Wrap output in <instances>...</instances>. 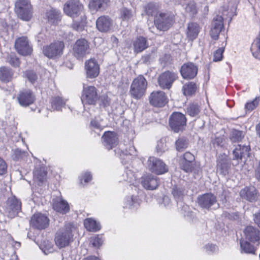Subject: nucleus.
Segmentation results:
<instances>
[{"mask_svg":"<svg viewBox=\"0 0 260 260\" xmlns=\"http://www.w3.org/2000/svg\"><path fill=\"white\" fill-rule=\"evenodd\" d=\"M63 11L73 20L72 27L77 31H82L86 23V16L83 6L78 1L70 0L64 5Z\"/></svg>","mask_w":260,"mask_h":260,"instance_id":"f257e3e1","label":"nucleus"},{"mask_svg":"<svg viewBox=\"0 0 260 260\" xmlns=\"http://www.w3.org/2000/svg\"><path fill=\"white\" fill-rule=\"evenodd\" d=\"M75 229L73 223H68L63 228L60 229L56 232L54 241L56 245L59 248L69 246L73 241V232L75 230Z\"/></svg>","mask_w":260,"mask_h":260,"instance_id":"f03ea898","label":"nucleus"},{"mask_svg":"<svg viewBox=\"0 0 260 260\" xmlns=\"http://www.w3.org/2000/svg\"><path fill=\"white\" fill-rule=\"evenodd\" d=\"M15 12L18 17L24 21L30 20L33 15L32 7L29 0H17Z\"/></svg>","mask_w":260,"mask_h":260,"instance_id":"7ed1b4c3","label":"nucleus"},{"mask_svg":"<svg viewBox=\"0 0 260 260\" xmlns=\"http://www.w3.org/2000/svg\"><path fill=\"white\" fill-rule=\"evenodd\" d=\"M147 85L146 79L143 76L135 78L131 86L130 93L136 99H139L144 94Z\"/></svg>","mask_w":260,"mask_h":260,"instance_id":"20e7f679","label":"nucleus"},{"mask_svg":"<svg viewBox=\"0 0 260 260\" xmlns=\"http://www.w3.org/2000/svg\"><path fill=\"white\" fill-rule=\"evenodd\" d=\"M170 126L175 133L182 131L184 129L186 124L185 116L180 113H173L170 117Z\"/></svg>","mask_w":260,"mask_h":260,"instance_id":"39448f33","label":"nucleus"},{"mask_svg":"<svg viewBox=\"0 0 260 260\" xmlns=\"http://www.w3.org/2000/svg\"><path fill=\"white\" fill-rule=\"evenodd\" d=\"M174 16L173 14L169 13H160L154 19V23L156 27L160 30H166L172 25Z\"/></svg>","mask_w":260,"mask_h":260,"instance_id":"423d86ee","label":"nucleus"},{"mask_svg":"<svg viewBox=\"0 0 260 260\" xmlns=\"http://www.w3.org/2000/svg\"><path fill=\"white\" fill-rule=\"evenodd\" d=\"M64 47L62 41H57L46 46L43 49V53L49 58H55L61 56Z\"/></svg>","mask_w":260,"mask_h":260,"instance_id":"0eeeda50","label":"nucleus"},{"mask_svg":"<svg viewBox=\"0 0 260 260\" xmlns=\"http://www.w3.org/2000/svg\"><path fill=\"white\" fill-rule=\"evenodd\" d=\"M99 99L97 89L94 86L84 87L81 98L83 104L95 105Z\"/></svg>","mask_w":260,"mask_h":260,"instance_id":"6e6552de","label":"nucleus"},{"mask_svg":"<svg viewBox=\"0 0 260 260\" xmlns=\"http://www.w3.org/2000/svg\"><path fill=\"white\" fill-rule=\"evenodd\" d=\"M21 210V202L15 196L8 198L6 206V212L10 218H14Z\"/></svg>","mask_w":260,"mask_h":260,"instance_id":"1a4fd4ad","label":"nucleus"},{"mask_svg":"<svg viewBox=\"0 0 260 260\" xmlns=\"http://www.w3.org/2000/svg\"><path fill=\"white\" fill-rule=\"evenodd\" d=\"M149 170L157 174H162L168 171L166 164L160 159L155 157H150L147 161Z\"/></svg>","mask_w":260,"mask_h":260,"instance_id":"9d476101","label":"nucleus"},{"mask_svg":"<svg viewBox=\"0 0 260 260\" xmlns=\"http://www.w3.org/2000/svg\"><path fill=\"white\" fill-rule=\"evenodd\" d=\"M15 47L19 54L24 56L29 55L32 50L26 37L18 38L15 41Z\"/></svg>","mask_w":260,"mask_h":260,"instance_id":"9b49d317","label":"nucleus"},{"mask_svg":"<svg viewBox=\"0 0 260 260\" xmlns=\"http://www.w3.org/2000/svg\"><path fill=\"white\" fill-rule=\"evenodd\" d=\"M89 45L84 39L78 40L74 45L73 52L74 56L77 58L83 57L89 53Z\"/></svg>","mask_w":260,"mask_h":260,"instance_id":"f8f14e48","label":"nucleus"},{"mask_svg":"<svg viewBox=\"0 0 260 260\" xmlns=\"http://www.w3.org/2000/svg\"><path fill=\"white\" fill-rule=\"evenodd\" d=\"M177 77V75L174 73L170 71L165 72L159 76L158 84L162 89H170Z\"/></svg>","mask_w":260,"mask_h":260,"instance_id":"ddd939ff","label":"nucleus"},{"mask_svg":"<svg viewBox=\"0 0 260 260\" xmlns=\"http://www.w3.org/2000/svg\"><path fill=\"white\" fill-rule=\"evenodd\" d=\"M48 218L42 213L34 214L30 220V224L32 227L38 230H43L46 228L49 225Z\"/></svg>","mask_w":260,"mask_h":260,"instance_id":"4468645a","label":"nucleus"},{"mask_svg":"<svg viewBox=\"0 0 260 260\" xmlns=\"http://www.w3.org/2000/svg\"><path fill=\"white\" fill-rule=\"evenodd\" d=\"M149 102L151 105L155 107H161L168 102V99L164 91H155L151 93L149 96Z\"/></svg>","mask_w":260,"mask_h":260,"instance_id":"2eb2a0df","label":"nucleus"},{"mask_svg":"<svg viewBox=\"0 0 260 260\" xmlns=\"http://www.w3.org/2000/svg\"><path fill=\"white\" fill-rule=\"evenodd\" d=\"M35 99L34 94L29 90L21 91L17 96L19 104L23 107H27L32 104Z\"/></svg>","mask_w":260,"mask_h":260,"instance_id":"dca6fc26","label":"nucleus"},{"mask_svg":"<svg viewBox=\"0 0 260 260\" xmlns=\"http://www.w3.org/2000/svg\"><path fill=\"white\" fill-rule=\"evenodd\" d=\"M85 68L87 78H94L99 74L100 67L95 60L91 59L86 61Z\"/></svg>","mask_w":260,"mask_h":260,"instance_id":"f3484780","label":"nucleus"},{"mask_svg":"<svg viewBox=\"0 0 260 260\" xmlns=\"http://www.w3.org/2000/svg\"><path fill=\"white\" fill-rule=\"evenodd\" d=\"M216 202V197L211 193H205L198 197V203L203 208L209 209Z\"/></svg>","mask_w":260,"mask_h":260,"instance_id":"a211bd4d","label":"nucleus"},{"mask_svg":"<svg viewBox=\"0 0 260 260\" xmlns=\"http://www.w3.org/2000/svg\"><path fill=\"white\" fill-rule=\"evenodd\" d=\"M180 72L183 78L190 79L197 75L198 69L193 63L188 62L182 66Z\"/></svg>","mask_w":260,"mask_h":260,"instance_id":"6ab92c4d","label":"nucleus"},{"mask_svg":"<svg viewBox=\"0 0 260 260\" xmlns=\"http://www.w3.org/2000/svg\"><path fill=\"white\" fill-rule=\"evenodd\" d=\"M113 25L112 19L108 16H102L98 18L96 21L98 29L101 32L109 31Z\"/></svg>","mask_w":260,"mask_h":260,"instance_id":"aec40b11","label":"nucleus"},{"mask_svg":"<svg viewBox=\"0 0 260 260\" xmlns=\"http://www.w3.org/2000/svg\"><path fill=\"white\" fill-rule=\"evenodd\" d=\"M103 144L109 150L116 146L118 138L116 133L112 132H105L102 137Z\"/></svg>","mask_w":260,"mask_h":260,"instance_id":"412c9836","label":"nucleus"},{"mask_svg":"<svg viewBox=\"0 0 260 260\" xmlns=\"http://www.w3.org/2000/svg\"><path fill=\"white\" fill-rule=\"evenodd\" d=\"M249 150L250 148L249 146L238 145L233 152L234 156V159L241 160V161L244 159L243 161L245 162L246 161L245 159L250 155Z\"/></svg>","mask_w":260,"mask_h":260,"instance_id":"4be33fe9","label":"nucleus"},{"mask_svg":"<svg viewBox=\"0 0 260 260\" xmlns=\"http://www.w3.org/2000/svg\"><path fill=\"white\" fill-rule=\"evenodd\" d=\"M240 195L242 198L251 202L257 199V191L254 186L245 187L241 190Z\"/></svg>","mask_w":260,"mask_h":260,"instance_id":"5701e85b","label":"nucleus"},{"mask_svg":"<svg viewBox=\"0 0 260 260\" xmlns=\"http://www.w3.org/2000/svg\"><path fill=\"white\" fill-rule=\"evenodd\" d=\"M142 184L146 189L153 190L158 185V181L157 178L152 175H145L142 177Z\"/></svg>","mask_w":260,"mask_h":260,"instance_id":"b1692460","label":"nucleus"},{"mask_svg":"<svg viewBox=\"0 0 260 260\" xmlns=\"http://www.w3.org/2000/svg\"><path fill=\"white\" fill-rule=\"evenodd\" d=\"M53 208L56 212L62 214H66L70 210L67 202L61 198H56L53 200Z\"/></svg>","mask_w":260,"mask_h":260,"instance_id":"393cba45","label":"nucleus"},{"mask_svg":"<svg viewBox=\"0 0 260 260\" xmlns=\"http://www.w3.org/2000/svg\"><path fill=\"white\" fill-rule=\"evenodd\" d=\"M244 233L246 239L251 242H256L260 239V231L252 226H247Z\"/></svg>","mask_w":260,"mask_h":260,"instance_id":"a878e982","label":"nucleus"},{"mask_svg":"<svg viewBox=\"0 0 260 260\" xmlns=\"http://www.w3.org/2000/svg\"><path fill=\"white\" fill-rule=\"evenodd\" d=\"M133 47L135 52L140 53L148 47V43L145 38L139 37L134 41Z\"/></svg>","mask_w":260,"mask_h":260,"instance_id":"bb28decb","label":"nucleus"},{"mask_svg":"<svg viewBox=\"0 0 260 260\" xmlns=\"http://www.w3.org/2000/svg\"><path fill=\"white\" fill-rule=\"evenodd\" d=\"M47 172L44 168H37L34 171V180L40 185L46 179Z\"/></svg>","mask_w":260,"mask_h":260,"instance_id":"cd10ccee","label":"nucleus"},{"mask_svg":"<svg viewBox=\"0 0 260 260\" xmlns=\"http://www.w3.org/2000/svg\"><path fill=\"white\" fill-rule=\"evenodd\" d=\"M200 31V27L196 23H190L188 25L187 36L188 38L192 40L196 39Z\"/></svg>","mask_w":260,"mask_h":260,"instance_id":"c85d7f7f","label":"nucleus"},{"mask_svg":"<svg viewBox=\"0 0 260 260\" xmlns=\"http://www.w3.org/2000/svg\"><path fill=\"white\" fill-rule=\"evenodd\" d=\"M109 0H91L89 3V7L90 9L98 11L99 9H105L108 3Z\"/></svg>","mask_w":260,"mask_h":260,"instance_id":"c756f323","label":"nucleus"},{"mask_svg":"<svg viewBox=\"0 0 260 260\" xmlns=\"http://www.w3.org/2000/svg\"><path fill=\"white\" fill-rule=\"evenodd\" d=\"M84 224L86 229L90 232H96L101 229L100 223L90 218L86 219Z\"/></svg>","mask_w":260,"mask_h":260,"instance_id":"7c9ffc66","label":"nucleus"},{"mask_svg":"<svg viewBox=\"0 0 260 260\" xmlns=\"http://www.w3.org/2000/svg\"><path fill=\"white\" fill-rule=\"evenodd\" d=\"M13 73L9 68H0V80L3 82H9L12 79Z\"/></svg>","mask_w":260,"mask_h":260,"instance_id":"2f4dec72","label":"nucleus"},{"mask_svg":"<svg viewBox=\"0 0 260 260\" xmlns=\"http://www.w3.org/2000/svg\"><path fill=\"white\" fill-rule=\"evenodd\" d=\"M146 14L149 16H154V19L158 17V7L156 4L151 3L148 4L144 8Z\"/></svg>","mask_w":260,"mask_h":260,"instance_id":"473e14b6","label":"nucleus"},{"mask_svg":"<svg viewBox=\"0 0 260 260\" xmlns=\"http://www.w3.org/2000/svg\"><path fill=\"white\" fill-rule=\"evenodd\" d=\"M241 252L248 254H255V248L247 241L244 240L240 241Z\"/></svg>","mask_w":260,"mask_h":260,"instance_id":"72a5a7b5","label":"nucleus"},{"mask_svg":"<svg viewBox=\"0 0 260 260\" xmlns=\"http://www.w3.org/2000/svg\"><path fill=\"white\" fill-rule=\"evenodd\" d=\"M197 90L196 84L192 82L185 84L182 88L183 94L186 96L191 95L195 93Z\"/></svg>","mask_w":260,"mask_h":260,"instance_id":"f704fd0d","label":"nucleus"},{"mask_svg":"<svg viewBox=\"0 0 260 260\" xmlns=\"http://www.w3.org/2000/svg\"><path fill=\"white\" fill-rule=\"evenodd\" d=\"M230 164L225 160H221L219 161L217 165V171L223 175H225L229 173L230 168Z\"/></svg>","mask_w":260,"mask_h":260,"instance_id":"c9c22d12","label":"nucleus"},{"mask_svg":"<svg viewBox=\"0 0 260 260\" xmlns=\"http://www.w3.org/2000/svg\"><path fill=\"white\" fill-rule=\"evenodd\" d=\"M175 145L176 150L182 152L187 148L188 142L186 138L180 137L176 141Z\"/></svg>","mask_w":260,"mask_h":260,"instance_id":"e433bc0d","label":"nucleus"},{"mask_svg":"<svg viewBox=\"0 0 260 260\" xmlns=\"http://www.w3.org/2000/svg\"><path fill=\"white\" fill-rule=\"evenodd\" d=\"M65 103L66 102L60 97H54L51 101L52 108L53 110H60L64 106Z\"/></svg>","mask_w":260,"mask_h":260,"instance_id":"4c0bfd02","label":"nucleus"},{"mask_svg":"<svg viewBox=\"0 0 260 260\" xmlns=\"http://www.w3.org/2000/svg\"><path fill=\"white\" fill-rule=\"evenodd\" d=\"M46 15L48 20L51 23H55L60 20V13L57 10L51 9L47 12Z\"/></svg>","mask_w":260,"mask_h":260,"instance_id":"58836bf2","label":"nucleus"},{"mask_svg":"<svg viewBox=\"0 0 260 260\" xmlns=\"http://www.w3.org/2000/svg\"><path fill=\"white\" fill-rule=\"evenodd\" d=\"M172 194L178 203L181 202L184 194V190L182 187L175 186L172 189Z\"/></svg>","mask_w":260,"mask_h":260,"instance_id":"ea45409f","label":"nucleus"},{"mask_svg":"<svg viewBox=\"0 0 260 260\" xmlns=\"http://www.w3.org/2000/svg\"><path fill=\"white\" fill-rule=\"evenodd\" d=\"M211 26L222 30L223 27L222 17L221 16L217 15L213 18Z\"/></svg>","mask_w":260,"mask_h":260,"instance_id":"a19ab883","label":"nucleus"},{"mask_svg":"<svg viewBox=\"0 0 260 260\" xmlns=\"http://www.w3.org/2000/svg\"><path fill=\"white\" fill-rule=\"evenodd\" d=\"M200 112V107L197 104H191L187 108V112L191 116H197Z\"/></svg>","mask_w":260,"mask_h":260,"instance_id":"79ce46f5","label":"nucleus"},{"mask_svg":"<svg viewBox=\"0 0 260 260\" xmlns=\"http://www.w3.org/2000/svg\"><path fill=\"white\" fill-rule=\"evenodd\" d=\"M120 15L123 20L127 21L132 18L134 15L131 10L123 8L121 9Z\"/></svg>","mask_w":260,"mask_h":260,"instance_id":"37998d69","label":"nucleus"},{"mask_svg":"<svg viewBox=\"0 0 260 260\" xmlns=\"http://www.w3.org/2000/svg\"><path fill=\"white\" fill-rule=\"evenodd\" d=\"M243 137L242 132L234 129L232 132L230 139L234 142H239Z\"/></svg>","mask_w":260,"mask_h":260,"instance_id":"c03bdc74","label":"nucleus"},{"mask_svg":"<svg viewBox=\"0 0 260 260\" xmlns=\"http://www.w3.org/2000/svg\"><path fill=\"white\" fill-rule=\"evenodd\" d=\"M90 126V128L94 131H101L103 129V126L101 123L100 120L96 117L91 120Z\"/></svg>","mask_w":260,"mask_h":260,"instance_id":"a18cd8bd","label":"nucleus"},{"mask_svg":"<svg viewBox=\"0 0 260 260\" xmlns=\"http://www.w3.org/2000/svg\"><path fill=\"white\" fill-rule=\"evenodd\" d=\"M185 10L186 12L190 15L193 16L197 13L196 5L193 2L189 3L185 7Z\"/></svg>","mask_w":260,"mask_h":260,"instance_id":"49530a36","label":"nucleus"},{"mask_svg":"<svg viewBox=\"0 0 260 260\" xmlns=\"http://www.w3.org/2000/svg\"><path fill=\"white\" fill-rule=\"evenodd\" d=\"M193 162H189L187 161L181 159L180 165L181 169L186 172H190L193 167Z\"/></svg>","mask_w":260,"mask_h":260,"instance_id":"de8ad7c7","label":"nucleus"},{"mask_svg":"<svg viewBox=\"0 0 260 260\" xmlns=\"http://www.w3.org/2000/svg\"><path fill=\"white\" fill-rule=\"evenodd\" d=\"M103 240L102 238V236L98 235L97 236L91 238L90 243L94 247L99 248L103 244Z\"/></svg>","mask_w":260,"mask_h":260,"instance_id":"09e8293b","label":"nucleus"},{"mask_svg":"<svg viewBox=\"0 0 260 260\" xmlns=\"http://www.w3.org/2000/svg\"><path fill=\"white\" fill-rule=\"evenodd\" d=\"M224 50L223 47H220L215 51L214 53L213 60L215 62L221 60L223 58Z\"/></svg>","mask_w":260,"mask_h":260,"instance_id":"8fccbe9b","label":"nucleus"},{"mask_svg":"<svg viewBox=\"0 0 260 260\" xmlns=\"http://www.w3.org/2000/svg\"><path fill=\"white\" fill-rule=\"evenodd\" d=\"M8 61L12 66L17 67L19 64V60L14 53L10 54L7 57Z\"/></svg>","mask_w":260,"mask_h":260,"instance_id":"3c124183","label":"nucleus"},{"mask_svg":"<svg viewBox=\"0 0 260 260\" xmlns=\"http://www.w3.org/2000/svg\"><path fill=\"white\" fill-rule=\"evenodd\" d=\"M24 75L31 83H34L38 78L37 74L32 71H27L24 73Z\"/></svg>","mask_w":260,"mask_h":260,"instance_id":"603ef678","label":"nucleus"},{"mask_svg":"<svg viewBox=\"0 0 260 260\" xmlns=\"http://www.w3.org/2000/svg\"><path fill=\"white\" fill-rule=\"evenodd\" d=\"M259 102L258 98H256L253 101L248 102L245 106L246 111H251L256 107Z\"/></svg>","mask_w":260,"mask_h":260,"instance_id":"864d4df0","label":"nucleus"},{"mask_svg":"<svg viewBox=\"0 0 260 260\" xmlns=\"http://www.w3.org/2000/svg\"><path fill=\"white\" fill-rule=\"evenodd\" d=\"M221 31V30L219 28H215L211 26V30L210 31V36L212 39L217 40Z\"/></svg>","mask_w":260,"mask_h":260,"instance_id":"5fc2aeb1","label":"nucleus"},{"mask_svg":"<svg viewBox=\"0 0 260 260\" xmlns=\"http://www.w3.org/2000/svg\"><path fill=\"white\" fill-rule=\"evenodd\" d=\"M124 204L123 208H131L135 203V202L134 199V197L133 196L132 197H128L124 200Z\"/></svg>","mask_w":260,"mask_h":260,"instance_id":"6e6d98bb","label":"nucleus"},{"mask_svg":"<svg viewBox=\"0 0 260 260\" xmlns=\"http://www.w3.org/2000/svg\"><path fill=\"white\" fill-rule=\"evenodd\" d=\"M182 160L187 161L189 162H193L195 158L194 155L189 152H185L183 155Z\"/></svg>","mask_w":260,"mask_h":260,"instance_id":"4d7b16f0","label":"nucleus"},{"mask_svg":"<svg viewBox=\"0 0 260 260\" xmlns=\"http://www.w3.org/2000/svg\"><path fill=\"white\" fill-rule=\"evenodd\" d=\"M7 165L5 161L0 157V175L7 172Z\"/></svg>","mask_w":260,"mask_h":260,"instance_id":"13d9d810","label":"nucleus"},{"mask_svg":"<svg viewBox=\"0 0 260 260\" xmlns=\"http://www.w3.org/2000/svg\"><path fill=\"white\" fill-rule=\"evenodd\" d=\"M152 54L150 53L143 55L141 58V61L145 64H149L153 60Z\"/></svg>","mask_w":260,"mask_h":260,"instance_id":"bf43d9fd","label":"nucleus"},{"mask_svg":"<svg viewBox=\"0 0 260 260\" xmlns=\"http://www.w3.org/2000/svg\"><path fill=\"white\" fill-rule=\"evenodd\" d=\"M255 50L260 52V38H256L252 44L251 50Z\"/></svg>","mask_w":260,"mask_h":260,"instance_id":"052dcab7","label":"nucleus"},{"mask_svg":"<svg viewBox=\"0 0 260 260\" xmlns=\"http://www.w3.org/2000/svg\"><path fill=\"white\" fill-rule=\"evenodd\" d=\"M214 146L222 147L223 145V138L222 137H216L212 141Z\"/></svg>","mask_w":260,"mask_h":260,"instance_id":"680f3d73","label":"nucleus"},{"mask_svg":"<svg viewBox=\"0 0 260 260\" xmlns=\"http://www.w3.org/2000/svg\"><path fill=\"white\" fill-rule=\"evenodd\" d=\"M254 177L259 182H260V162L255 165L254 168Z\"/></svg>","mask_w":260,"mask_h":260,"instance_id":"e2e57ef3","label":"nucleus"},{"mask_svg":"<svg viewBox=\"0 0 260 260\" xmlns=\"http://www.w3.org/2000/svg\"><path fill=\"white\" fill-rule=\"evenodd\" d=\"M254 223L260 228V210L253 214Z\"/></svg>","mask_w":260,"mask_h":260,"instance_id":"0e129e2a","label":"nucleus"},{"mask_svg":"<svg viewBox=\"0 0 260 260\" xmlns=\"http://www.w3.org/2000/svg\"><path fill=\"white\" fill-rule=\"evenodd\" d=\"M226 216L231 220H237L239 218V215L237 212L229 213Z\"/></svg>","mask_w":260,"mask_h":260,"instance_id":"69168bd1","label":"nucleus"},{"mask_svg":"<svg viewBox=\"0 0 260 260\" xmlns=\"http://www.w3.org/2000/svg\"><path fill=\"white\" fill-rule=\"evenodd\" d=\"M126 174L127 175V178L125 179L126 181H128L129 182H132L135 179V178L134 177V175L130 171H128L126 172Z\"/></svg>","mask_w":260,"mask_h":260,"instance_id":"338daca9","label":"nucleus"},{"mask_svg":"<svg viewBox=\"0 0 260 260\" xmlns=\"http://www.w3.org/2000/svg\"><path fill=\"white\" fill-rule=\"evenodd\" d=\"M83 179L84 180V182L85 183H88L89 182L91 179L92 177L90 173L89 172H86L83 175Z\"/></svg>","mask_w":260,"mask_h":260,"instance_id":"774afa93","label":"nucleus"}]
</instances>
